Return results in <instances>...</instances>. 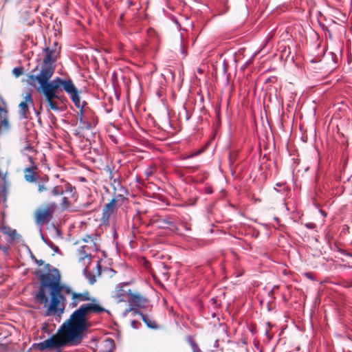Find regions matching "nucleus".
<instances>
[{"instance_id": "9b49d317", "label": "nucleus", "mask_w": 352, "mask_h": 352, "mask_svg": "<svg viewBox=\"0 0 352 352\" xmlns=\"http://www.w3.org/2000/svg\"><path fill=\"white\" fill-rule=\"evenodd\" d=\"M155 223L158 228L162 229H169L173 232H177L178 230L175 221L170 217L158 218L155 221Z\"/></svg>"}, {"instance_id": "f03ea898", "label": "nucleus", "mask_w": 352, "mask_h": 352, "mask_svg": "<svg viewBox=\"0 0 352 352\" xmlns=\"http://www.w3.org/2000/svg\"><path fill=\"white\" fill-rule=\"evenodd\" d=\"M45 56L43 60L41 69L37 75L29 74L28 81L30 84L38 82L39 87L37 91L43 95L45 100L50 109L58 111L60 109L56 99H60L58 95L59 91H65L76 103L78 104L79 100L77 96V88L71 79H63L56 77L50 81L54 73V63L56 62V47H45L44 49Z\"/></svg>"}, {"instance_id": "20e7f679", "label": "nucleus", "mask_w": 352, "mask_h": 352, "mask_svg": "<svg viewBox=\"0 0 352 352\" xmlns=\"http://www.w3.org/2000/svg\"><path fill=\"white\" fill-rule=\"evenodd\" d=\"M61 292H50V302L45 311L46 316H60L64 313L66 299Z\"/></svg>"}, {"instance_id": "2eb2a0df", "label": "nucleus", "mask_w": 352, "mask_h": 352, "mask_svg": "<svg viewBox=\"0 0 352 352\" xmlns=\"http://www.w3.org/2000/svg\"><path fill=\"white\" fill-rule=\"evenodd\" d=\"M104 170L108 173L109 179L111 181V185L113 187V190L122 186L120 182V175L119 173L113 172L109 166H107Z\"/></svg>"}, {"instance_id": "e433bc0d", "label": "nucleus", "mask_w": 352, "mask_h": 352, "mask_svg": "<svg viewBox=\"0 0 352 352\" xmlns=\"http://www.w3.org/2000/svg\"><path fill=\"white\" fill-rule=\"evenodd\" d=\"M63 203H67V197H63Z\"/></svg>"}, {"instance_id": "473e14b6", "label": "nucleus", "mask_w": 352, "mask_h": 352, "mask_svg": "<svg viewBox=\"0 0 352 352\" xmlns=\"http://www.w3.org/2000/svg\"><path fill=\"white\" fill-rule=\"evenodd\" d=\"M201 153V151H198V152H196V153H194L193 154H191L188 156H187L186 158H190V157H192L198 154H199Z\"/></svg>"}, {"instance_id": "ea45409f", "label": "nucleus", "mask_w": 352, "mask_h": 352, "mask_svg": "<svg viewBox=\"0 0 352 352\" xmlns=\"http://www.w3.org/2000/svg\"><path fill=\"white\" fill-rule=\"evenodd\" d=\"M163 267L165 268V269H167L166 265H164Z\"/></svg>"}, {"instance_id": "7ed1b4c3", "label": "nucleus", "mask_w": 352, "mask_h": 352, "mask_svg": "<svg viewBox=\"0 0 352 352\" xmlns=\"http://www.w3.org/2000/svg\"><path fill=\"white\" fill-rule=\"evenodd\" d=\"M45 270L47 273H44L41 270H37L35 272V275L40 280V286L34 299L37 302L44 304L46 307L49 302L48 297L46 295V288H50V292H63L67 285H61L60 274L56 268L52 267L47 263L45 265Z\"/></svg>"}, {"instance_id": "0eeeda50", "label": "nucleus", "mask_w": 352, "mask_h": 352, "mask_svg": "<svg viewBox=\"0 0 352 352\" xmlns=\"http://www.w3.org/2000/svg\"><path fill=\"white\" fill-rule=\"evenodd\" d=\"M127 302L131 307H144L148 302V299L140 292L131 289L127 298Z\"/></svg>"}, {"instance_id": "bb28decb", "label": "nucleus", "mask_w": 352, "mask_h": 352, "mask_svg": "<svg viewBox=\"0 0 352 352\" xmlns=\"http://www.w3.org/2000/svg\"><path fill=\"white\" fill-rule=\"evenodd\" d=\"M0 118L1 119L8 118V111L1 107H0Z\"/></svg>"}, {"instance_id": "2f4dec72", "label": "nucleus", "mask_w": 352, "mask_h": 352, "mask_svg": "<svg viewBox=\"0 0 352 352\" xmlns=\"http://www.w3.org/2000/svg\"><path fill=\"white\" fill-rule=\"evenodd\" d=\"M95 282H96V278H95V276H92L91 278H90L89 279V283L91 285H93Z\"/></svg>"}, {"instance_id": "72a5a7b5", "label": "nucleus", "mask_w": 352, "mask_h": 352, "mask_svg": "<svg viewBox=\"0 0 352 352\" xmlns=\"http://www.w3.org/2000/svg\"><path fill=\"white\" fill-rule=\"evenodd\" d=\"M35 261L38 264V265H42L43 264H44V261L42 260L36 259Z\"/></svg>"}, {"instance_id": "423d86ee", "label": "nucleus", "mask_w": 352, "mask_h": 352, "mask_svg": "<svg viewBox=\"0 0 352 352\" xmlns=\"http://www.w3.org/2000/svg\"><path fill=\"white\" fill-rule=\"evenodd\" d=\"M63 292H65L66 294H69L72 296V302L70 303V306L73 308L76 307L80 302H97L96 298H91L90 292L87 290L83 292L82 293H76L74 292L70 287L66 286L64 288Z\"/></svg>"}, {"instance_id": "f704fd0d", "label": "nucleus", "mask_w": 352, "mask_h": 352, "mask_svg": "<svg viewBox=\"0 0 352 352\" xmlns=\"http://www.w3.org/2000/svg\"><path fill=\"white\" fill-rule=\"evenodd\" d=\"M0 249L3 250L4 252H8V247L2 246L1 245H0Z\"/></svg>"}, {"instance_id": "f3484780", "label": "nucleus", "mask_w": 352, "mask_h": 352, "mask_svg": "<svg viewBox=\"0 0 352 352\" xmlns=\"http://www.w3.org/2000/svg\"><path fill=\"white\" fill-rule=\"evenodd\" d=\"M82 241L86 243H88L89 250L92 252L98 250L97 235L96 234H87L82 239Z\"/></svg>"}, {"instance_id": "7c9ffc66", "label": "nucleus", "mask_w": 352, "mask_h": 352, "mask_svg": "<svg viewBox=\"0 0 352 352\" xmlns=\"http://www.w3.org/2000/svg\"><path fill=\"white\" fill-rule=\"evenodd\" d=\"M188 169H189L190 172V173H193L195 171H196L198 168H199V166H193V167H190V166H187L186 167Z\"/></svg>"}, {"instance_id": "ddd939ff", "label": "nucleus", "mask_w": 352, "mask_h": 352, "mask_svg": "<svg viewBox=\"0 0 352 352\" xmlns=\"http://www.w3.org/2000/svg\"><path fill=\"white\" fill-rule=\"evenodd\" d=\"M24 101H22L19 104V113L22 118H26L28 117V114L29 113L28 104H33V100L31 94H26L25 96L24 97Z\"/></svg>"}, {"instance_id": "4468645a", "label": "nucleus", "mask_w": 352, "mask_h": 352, "mask_svg": "<svg viewBox=\"0 0 352 352\" xmlns=\"http://www.w3.org/2000/svg\"><path fill=\"white\" fill-rule=\"evenodd\" d=\"M115 347V342L111 338H105L97 344L98 352H112Z\"/></svg>"}, {"instance_id": "412c9836", "label": "nucleus", "mask_w": 352, "mask_h": 352, "mask_svg": "<svg viewBox=\"0 0 352 352\" xmlns=\"http://www.w3.org/2000/svg\"><path fill=\"white\" fill-rule=\"evenodd\" d=\"M1 232L8 235L11 240L16 239L17 233L15 230L12 229L10 227L7 226H3L1 228Z\"/></svg>"}, {"instance_id": "c756f323", "label": "nucleus", "mask_w": 352, "mask_h": 352, "mask_svg": "<svg viewBox=\"0 0 352 352\" xmlns=\"http://www.w3.org/2000/svg\"><path fill=\"white\" fill-rule=\"evenodd\" d=\"M204 190H205V192L207 194H212L213 192V190H212V187H210V186L206 187Z\"/></svg>"}, {"instance_id": "f257e3e1", "label": "nucleus", "mask_w": 352, "mask_h": 352, "mask_svg": "<svg viewBox=\"0 0 352 352\" xmlns=\"http://www.w3.org/2000/svg\"><path fill=\"white\" fill-rule=\"evenodd\" d=\"M107 311L97 302L83 304L74 311L50 338L37 344L39 351L58 349L65 346H77L84 338L88 328V316L91 313Z\"/></svg>"}, {"instance_id": "6e6552de", "label": "nucleus", "mask_w": 352, "mask_h": 352, "mask_svg": "<svg viewBox=\"0 0 352 352\" xmlns=\"http://www.w3.org/2000/svg\"><path fill=\"white\" fill-rule=\"evenodd\" d=\"M29 160L32 163V166L23 170L24 179L29 183H34L37 182L41 177L36 171L38 166L33 162V158L29 157Z\"/></svg>"}, {"instance_id": "b1692460", "label": "nucleus", "mask_w": 352, "mask_h": 352, "mask_svg": "<svg viewBox=\"0 0 352 352\" xmlns=\"http://www.w3.org/2000/svg\"><path fill=\"white\" fill-rule=\"evenodd\" d=\"M188 342L190 344V346L191 347L192 352H203L199 347L198 344L193 341L191 338L188 339Z\"/></svg>"}, {"instance_id": "c85d7f7f", "label": "nucleus", "mask_w": 352, "mask_h": 352, "mask_svg": "<svg viewBox=\"0 0 352 352\" xmlns=\"http://www.w3.org/2000/svg\"><path fill=\"white\" fill-rule=\"evenodd\" d=\"M7 171H4L0 168V178L5 179L6 177Z\"/></svg>"}, {"instance_id": "393cba45", "label": "nucleus", "mask_w": 352, "mask_h": 352, "mask_svg": "<svg viewBox=\"0 0 352 352\" xmlns=\"http://www.w3.org/2000/svg\"><path fill=\"white\" fill-rule=\"evenodd\" d=\"M23 72V69L21 67H14L12 69V74L14 75L15 77L20 76Z\"/></svg>"}, {"instance_id": "4be33fe9", "label": "nucleus", "mask_w": 352, "mask_h": 352, "mask_svg": "<svg viewBox=\"0 0 352 352\" xmlns=\"http://www.w3.org/2000/svg\"><path fill=\"white\" fill-rule=\"evenodd\" d=\"M64 193V190L60 186H54L50 191V194L53 196L62 195Z\"/></svg>"}, {"instance_id": "a878e982", "label": "nucleus", "mask_w": 352, "mask_h": 352, "mask_svg": "<svg viewBox=\"0 0 352 352\" xmlns=\"http://www.w3.org/2000/svg\"><path fill=\"white\" fill-rule=\"evenodd\" d=\"M237 157V153L236 152H230L229 154V161L230 164L234 163Z\"/></svg>"}, {"instance_id": "c9c22d12", "label": "nucleus", "mask_w": 352, "mask_h": 352, "mask_svg": "<svg viewBox=\"0 0 352 352\" xmlns=\"http://www.w3.org/2000/svg\"><path fill=\"white\" fill-rule=\"evenodd\" d=\"M307 226L309 228H313L314 227V223H309V224H307Z\"/></svg>"}, {"instance_id": "cd10ccee", "label": "nucleus", "mask_w": 352, "mask_h": 352, "mask_svg": "<svg viewBox=\"0 0 352 352\" xmlns=\"http://www.w3.org/2000/svg\"><path fill=\"white\" fill-rule=\"evenodd\" d=\"M22 151L31 152L33 151V146L30 143H28L27 145L24 147V148L22 149Z\"/></svg>"}, {"instance_id": "4c0bfd02", "label": "nucleus", "mask_w": 352, "mask_h": 352, "mask_svg": "<svg viewBox=\"0 0 352 352\" xmlns=\"http://www.w3.org/2000/svg\"><path fill=\"white\" fill-rule=\"evenodd\" d=\"M36 70H38V66H36V67L32 70V72H35V71H36Z\"/></svg>"}, {"instance_id": "1a4fd4ad", "label": "nucleus", "mask_w": 352, "mask_h": 352, "mask_svg": "<svg viewBox=\"0 0 352 352\" xmlns=\"http://www.w3.org/2000/svg\"><path fill=\"white\" fill-rule=\"evenodd\" d=\"M79 94H80V92L77 89V96H78V98L79 100L78 104L77 103H76L73 100H72L74 102V104H75V106L78 109H80V112L78 114V120L79 122V127L82 130H89L91 128V124L90 122L85 121L83 118V108L87 103L85 102H80Z\"/></svg>"}, {"instance_id": "f8f14e48", "label": "nucleus", "mask_w": 352, "mask_h": 352, "mask_svg": "<svg viewBox=\"0 0 352 352\" xmlns=\"http://www.w3.org/2000/svg\"><path fill=\"white\" fill-rule=\"evenodd\" d=\"M126 195L127 190L122 186L116 188V190H113V197L111 200L116 203V205L117 204L120 207L127 201Z\"/></svg>"}, {"instance_id": "dca6fc26", "label": "nucleus", "mask_w": 352, "mask_h": 352, "mask_svg": "<svg viewBox=\"0 0 352 352\" xmlns=\"http://www.w3.org/2000/svg\"><path fill=\"white\" fill-rule=\"evenodd\" d=\"M128 285L124 284L120 286L116 292V297L119 301H127V298L131 293V289L127 288Z\"/></svg>"}, {"instance_id": "39448f33", "label": "nucleus", "mask_w": 352, "mask_h": 352, "mask_svg": "<svg viewBox=\"0 0 352 352\" xmlns=\"http://www.w3.org/2000/svg\"><path fill=\"white\" fill-rule=\"evenodd\" d=\"M57 206L55 202H48L38 208L34 212L36 223L38 225L48 223L53 218Z\"/></svg>"}, {"instance_id": "6ab92c4d", "label": "nucleus", "mask_w": 352, "mask_h": 352, "mask_svg": "<svg viewBox=\"0 0 352 352\" xmlns=\"http://www.w3.org/2000/svg\"><path fill=\"white\" fill-rule=\"evenodd\" d=\"M143 322L146 324V325L151 329H157L159 328L157 322L148 315L143 314L140 313Z\"/></svg>"}, {"instance_id": "5701e85b", "label": "nucleus", "mask_w": 352, "mask_h": 352, "mask_svg": "<svg viewBox=\"0 0 352 352\" xmlns=\"http://www.w3.org/2000/svg\"><path fill=\"white\" fill-rule=\"evenodd\" d=\"M10 127L8 119H1L0 122V134L8 130Z\"/></svg>"}, {"instance_id": "9d476101", "label": "nucleus", "mask_w": 352, "mask_h": 352, "mask_svg": "<svg viewBox=\"0 0 352 352\" xmlns=\"http://www.w3.org/2000/svg\"><path fill=\"white\" fill-rule=\"evenodd\" d=\"M119 207L120 206L118 205H116V203L111 200L109 203L106 204L103 207L102 212V221L104 223H109L111 216L117 212Z\"/></svg>"}, {"instance_id": "58836bf2", "label": "nucleus", "mask_w": 352, "mask_h": 352, "mask_svg": "<svg viewBox=\"0 0 352 352\" xmlns=\"http://www.w3.org/2000/svg\"><path fill=\"white\" fill-rule=\"evenodd\" d=\"M344 267H350V266H349V265H348V266H346V265H344Z\"/></svg>"}, {"instance_id": "a211bd4d", "label": "nucleus", "mask_w": 352, "mask_h": 352, "mask_svg": "<svg viewBox=\"0 0 352 352\" xmlns=\"http://www.w3.org/2000/svg\"><path fill=\"white\" fill-rule=\"evenodd\" d=\"M37 182V190L39 193H43L51 189V188L48 185L49 177L47 176L41 177Z\"/></svg>"}, {"instance_id": "aec40b11", "label": "nucleus", "mask_w": 352, "mask_h": 352, "mask_svg": "<svg viewBox=\"0 0 352 352\" xmlns=\"http://www.w3.org/2000/svg\"><path fill=\"white\" fill-rule=\"evenodd\" d=\"M91 250H89L88 245H83L78 250L79 259L85 260L87 258H91Z\"/></svg>"}]
</instances>
